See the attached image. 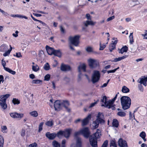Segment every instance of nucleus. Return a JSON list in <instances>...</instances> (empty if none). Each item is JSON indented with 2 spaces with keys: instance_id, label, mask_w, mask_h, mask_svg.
I'll return each mask as SVG.
<instances>
[{
  "instance_id": "obj_1",
  "label": "nucleus",
  "mask_w": 147,
  "mask_h": 147,
  "mask_svg": "<svg viewBox=\"0 0 147 147\" xmlns=\"http://www.w3.org/2000/svg\"><path fill=\"white\" fill-rule=\"evenodd\" d=\"M121 101L122 108L124 110L129 109L131 104V100L129 97L127 96H122L121 98Z\"/></svg>"
},
{
  "instance_id": "obj_2",
  "label": "nucleus",
  "mask_w": 147,
  "mask_h": 147,
  "mask_svg": "<svg viewBox=\"0 0 147 147\" xmlns=\"http://www.w3.org/2000/svg\"><path fill=\"white\" fill-rule=\"evenodd\" d=\"M9 96V94H6L0 96V106L3 109H5L7 107L6 101L7 99Z\"/></svg>"
},
{
  "instance_id": "obj_3",
  "label": "nucleus",
  "mask_w": 147,
  "mask_h": 147,
  "mask_svg": "<svg viewBox=\"0 0 147 147\" xmlns=\"http://www.w3.org/2000/svg\"><path fill=\"white\" fill-rule=\"evenodd\" d=\"M80 37L79 35H76L74 36H70L69 38V40L71 44L77 46L79 43V39Z\"/></svg>"
},
{
  "instance_id": "obj_4",
  "label": "nucleus",
  "mask_w": 147,
  "mask_h": 147,
  "mask_svg": "<svg viewBox=\"0 0 147 147\" xmlns=\"http://www.w3.org/2000/svg\"><path fill=\"white\" fill-rule=\"evenodd\" d=\"M100 74L98 71L94 70L92 76V81L93 84L97 82L99 80Z\"/></svg>"
},
{
  "instance_id": "obj_5",
  "label": "nucleus",
  "mask_w": 147,
  "mask_h": 147,
  "mask_svg": "<svg viewBox=\"0 0 147 147\" xmlns=\"http://www.w3.org/2000/svg\"><path fill=\"white\" fill-rule=\"evenodd\" d=\"M88 61L91 68H95L99 66L98 61L96 59L90 58L88 60Z\"/></svg>"
},
{
  "instance_id": "obj_6",
  "label": "nucleus",
  "mask_w": 147,
  "mask_h": 147,
  "mask_svg": "<svg viewBox=\"0 0 147 147\" xmlns=\"http://www.w3.org/2000/svg\"><path fill=\"white\" fill-rule=\"evenodd\" d=\"M147 82V77H144L142 78H140L138 80V82L140 83V84L138 85V88L139 90L142 92H143L144 89L141 84H143L145 86H146Z\"/></svg>"
},
{
  "instance_id": "obj_7",
  "label": "nucleus",
  "mask_w": 147,
  "mask_h": 147,
  "mask_svg": "<svg viewBox=\"0 0 147 147\" xmlns=\"http://www.w3.org/2000/svg\"><path fill=\"white\" fill-rule=\"evenodd\" d=\"M119 93L118 92L117 94H116L114 98L111 100L108 101V102L107 103V104L106 105V107L107 108L109 109L111 108L112 110L115 109V107L113 105V104L117 98V94Z\"/></svg>"
},
{
  "instance_id": "obj_8",
  "label": "nucleus",
  "mask_w": 147,
  "mask_h": 147,
  "mask_svg": "<svg viewBox=\"0 0 147 147\" xmlns=\"http://www.w3.org/2000/svg\"><path fill=\"white\" fill-rule=\"evenodd\" d=\"M80 132L82 133L84 137L88 138L90 134L89 129L88 127H86L83 128L80 130Z\"/></svg>"
},
{
  "instance_id": "obj_9",
  "label": "nucleus",
  "mask_w": 147,
  "mask_h": 147,
  "mask_svg": "<svg viewBox=\"0 0 147 147\" xmlns=\"http://www.w3.org/2000/svg\"><path fill=\"white\" fill-rule=\"evenodd\" d=\"M9 115L11 117L13 118L21 119L24 115L22 113H18L16 112L10 113Z\"/></svg>"
},
{
  "instance_id": "obj_10",
  "label": "nucleus",
  "mask_w": 147,
  "mask_h": 147,
  "mask_svg": "<svg viewBox=\"0 0 147 147\" xmlns=\"http://www.w3.org/2000/svg\"><path fill=\"white\" fill-rule=\"evenodd\" d=\"M100 132V130L97 129V131L94 134L91 136L89 137V138H92L95 140L96 139L97 140V139L100 138L101 136Z\"/></svg>"
},
{
  "instance_id": "obj_11",
  "label": "nucleus",
  "mask_w": 147,
  "mask_h": 147,
  "mask_svg": "<svg viewBox=\"0 0 147 147\" xmlns=\"http://www.w3.org/2000/svg\"><path fill=\"white\" fill-rule=\"evenodd\" d=\"M54 107L56 111H59L62 108L61 101L56 100L54 103Z\"/></svg>"
},
{
  "instance_id": "obj_12",
  "label": "nucleus",
  "mask_w": 147,
  "mask_h": 147,
  "mask_svg": "<svg viewBox=\"0 0 147 147\" xmlns=\"http://www.w3.org/2000/svg\"><path fill=\"white\" fill-rule=\"evenodd\" d=\"M71 147H82V141L81 139L77 137L76 139V144H72L71 145Z\"/></svg>"
},
{
  "instance_id": "obj_13",
  "label": "nucleus",
  "mask_w": 147,
  "mask_h": 147,
  "mask_svg": "<svg viewBox=\"0 0 147 147\" xmlns=\"http://www.w3.org/2000/svg\"><path fill=\"white\" fill-rule=\"evenodd\" d=\"M118 144L120 147H128L126 141L121 138L119 140Z\"/></svg>"
},
{
  "instance_id": "obj_14",
  "label": "nucleus",
  "mask_w": 147,
  "mask_h": 147,
  "mask_svg": "<svg viewBox=\"0 0 147 147\" xmlns=\"http://www.w3.org/2000/svg\"><path fill=\"white\" fill-rule=\"evenodd\" d=\"M91 118V115L90 114L86 118L82 120V125L84 126L86 125L88 123L89 121Z\"/></svg>"
},
{
  "instance_id": "obj_15",
  "label": "nucleus",
  "mask_w": 147,
  "mask_h": 147,
  "mask_svg": "<svg viewBox=\"0 0 147 147\" xmlns=\"http://www.w3.org/2000/svg\"><path fill=\"white\" fill-rule=\"evenodd\" d=\"M97 117V118L96 120L99 123L101 124H103L104 123L105 121L103 119V115L102 113H99Z\"/></svg>"
},
{
  "instance_id": "obj_16",
  "label": "nucleus",
  "mask_w": 147,
  "mask_h": 147,
  "mask_svg": "<svg viewBox=\"0 0 147 147\" xmlns=\"http://www.w3.org/2000/svg\"><path fill=\"white\" fill-rule=\"evenodd\" d=\"M89 141L90 144L92 147H97V140L92 138H89Z\"/></svg>"
},
{
  "instance_id": "obj_17",
  "label": "nucleus",
  "mask_w": 147,
  "mask_h": 147,
  "mask_svg": "<svg viewBox=\"0 0 147 147\" xmlns=\"http://www.w3.org/2000/svg\"><path fill=\"white\" fill-rule=\"evenodd\" d=\"M62 107H64L66 109H67L68 112L70 111V109H68V107L69 105V103L67 100H63L61 101Z\"/></svg>"
},
{
  "instance_id": "obj_18",
  "label": "nucleus",
  "mask_w": 147,
  "mask_h": 147,
  "mask_svg": "<svg viewBox=\"0 0 147 147\" xmlns=\"http://www.w3.org/2000/svg\"><path fill=\"white\" fill-rule=\"evenodd\" d=\"M45 136L49 139L53 140L56 137V134L55 133L51 134L49 132H47L46 133Z\"/></svg>"
},
{
  "instance_id": "obj_19",
  "label": "nucleus",
  "mask_w": 147,
  "mask_h": 147,
  "mask_svg": "<svg viewBox=\"0 0 147 147\" xmlns=\"http://www.w3.org/2000/svg\"><path fill=\"white\" fill-rule=\"evenodd\" d=\"M96 23L91 20H87L83 22V24L84 26L87 27L88 25L93 26Z\"/></svg>"
},
{
  "instance_id": "obj_20",
  "label": "nucleus",
  "mask_w": 147,
  "mask_h": 147,
  "mask_svg": "<svg viewBox=\"0 0 147 147\" xmlns=\"http://www.w3.org/2000/svg\"><path fill=\"white\" fill-rule=\"evenodd\" d=\"M71 129H67L63 131V136L66 138H68L69 137Z\"/></svg>"
},
{
  "instance_id": "obj_21",
  "label": "nucleus",
  "mask_w": 147,
  "mask_h": 147,
  "mask_svg": "<svg viewBox=\"0 0 147 147\" xmlns=\"http://www.w3.org/2000/svg\"><path fill=\"white\" fill-rule=\"evenodd\" d=\"M86 65L84 64H83L79 66L78 67V70L80 73L79 76L80 77V75L81 74V70H82L84 72L86 71Z\"/></svg>"
},
{
  "instance_id": "obj_22",
  "label": "nucleus",
  "mask_w": 147,
  "mask_h": 147,
  "mask_svg": "<svg viewBox=\"0 0 147 147\" xmlns=\"http://www.w3.org/2000/svg\"><path fill=\"white\" fill-rule=\"evenodd\" d=\"M46 49L47 50V51L49 55H51L53 54L54 49L53 48H51L49 46L47 45L46 47Z\"/></svg>"
},
{
  "instance_id": "obj_23",
  "label": "nucleus",
  "mask_w": 147,
  "mask_h": 147,
  "mask_svg": "<svg viewBox=\"0 0 147 147\" xmlns=\"http://www.w3.org/2000/svg\"><path fill=\"white\" fill-rule=\"evenodd\" d=\"M61 69L63 71H69L70 69V67L69 65L62 64L61 66Z\"/></svg>"
},
{
  "instance_id": "obj_24",
  "label": "nucleus",
  "mask_w": 147,
  "mask_h": 147,
  "mask_svg": "<svg viewBox=\"0 0 147 147\" xmlns=\"http://www.w3.org/2000/svg\"><path fill=\"white\" fill-rule=\"evenodd\" d=\"M127 57L128 55H125L121 57H119L118 58H115L114 59V60L113 61H112V62H116L123 59L127 58Z\"/></svg>"
},
{
  "instance_id": "obj_25",
  "label": "nucleus",
  "mask_w": 147,
  "mask_h": 147,
  "mask_svg": "<svg viewBox=\"0 0 147 147\" xmlns=\"http://www.w3.org/2000/svg\"><path fill=\"white\" fill-rule=\"evenodd\" d=\"M128 49V47L125 46L122 47L120 50H119V53L123 54L124 52H126Z\"/></svg>"
},
{
  "instance_id": "obj_26",
  "label": "nucleus",
  "mask_w": 147,
  "mask_h": 147,
  "mask_svg": "<svg viewBox=\"0 0 147 147\" xmlns=\"http://www.w3.org/2000/svg\"><path fill=\"white\" fill-rule=\"evenodd\" d=\"M107 98L106 96H104L103 97L102 99H101V101L104 103L103 104H102L101 105L102 106L106 107V105L107 104V103L108 102V101H107Z\"/></svg>"
},
{
  "instance_id": "obj_27",
  "label": "nucleus",
  "mask_w": 147,
  "mask_h": 147,
  "mask_svg": "<svg viewBox=\"0 0 147 147\" xmlns=\"http://www.w3.org/2000/svg\"><path fill=\"white\" fill-rule=\"evenodd\" d=\"M99 123L96 120L94 121L92 123V126H93V129H95L98 127Z\"/></svg>"
},
{
  "instance_id": "obj_28",
  "label": "nucleus",
  "mask_w": 147,
  "mask_h": 147,
  "mask_svg": "<svg viewBox=\"0 0 147 147\" xmlns=\"http://www.w3.org/2000/svg\"><path fill=\"white\" fill-rule=\"evenodd\" d=\"M53 54L59 57H60L61 56V53L59 50H54Z\"/></svg>"
},
{
  "instance_id": "obj_29",
  "label": "nucleus",
  "mask_w": 147,
  "mask_h": 147,
  "mask_svg": "<svg viewBox=\"0 0 147 147\" xmlns=\"http://www.w3.org/2000/svg\"><path fill=\"white\" fill-rule=\"evenodd\" d=\"M11 17L13 18H28L25 16H23L21 15H14L11 14L10 15Z\"/></svg>"
},
{
  "instance_id": "obj_30",
  "label": "nucleus",
  "mask_w": 147,
  "mask_h": 147,
  "mask_svg": "<svg viewBox=\"0 0 147 147\" xmlns=\"http://www.w3.org/2000/svg\"><path fill=\"white\" fill-rule=\"evenodd\" d=\"M12 102L14 105H18L20 103V101L18 99L16 98H13L12 100Z\"/></svg>"
},
{
  "instance_id": "obj_31",
  "label": "nucleus",
  "mask_w": 147,
  "mask_h": 147,
  "mask_svg": "<svg viewBox=\"0 0 147 147\" xmlns=\"http://www.w3.org/2000/svg\"><path fill=\"white\" fill-rule=\"evenodd\" d=\"M140 136L143 139L144 142L146 141V139L145 138L146 136V134L145 132H142L140 134Z\"/></svg>"
},
{
  "instance_id": "obj_32",
  "label": "nucleus",
  "mask_w": 147,
  "mask_h": 147,
  "mask_svg": "<svg viewBox=\"0 0 147 147\" xmlns=\"http://www.w3.org/2000/svg\"><path fill=\"white\" fill-rule=\"evenodd\" d=\"M30 114L32 116L34 117H36L38 115V113L37 111H34L30 113Z\"/></svg>"
},
{
  "instance_id": "obj_33",
  "label": "nucleus",
  "mask_w": 147,
  "mask_h": 147,
  "mask_svg": "<svg viewBox=\"0 0 147 147\" xmlns=\"http://www.w3.org/2000/svg\"><path fill=\"white\" fill-rule=\"evenodd\" d=\"M121 90L122 92L124 93H127L129 91V88L125 86H124L123 87Z\"/></svg>"
},
{
  "instance_id": "obj_34",
  "label": "nucleus",
  "mask_w": 147,
  "mask_h": 147,
  "mask_svg": "<svg viewBox=\"0 0 147 147\" xmlns=\"http://www.w3.org/2000/svg\"><path fill=\"white\" fill-rule=\"evenodd\" d=\"M113 125L115 127H117L118 126V121L116 119L113 120L112 123Z\"/></svg>"
},
{
  "instance_id": "obj_35",
  "label": "nucleus",
  "mask_w": 147,
  "mask_h": 147,
  "mask_svg": "<svg viewBox=\"0 0 147 147\" xmlns=\"http://www.w3.org/2000/svg\"><path fill=\"white\" fill-rule=\"evenodd\" d=\"M32 69L33 71L36 72L39 70V68L38 66L36 65L32 66Z\"/></svg>"
},
{
  "instance_id": "obj_36",
  "label": "nucleus",
  "mask_w": 147,
  "mask_h": 147,
  "mask_svg": "<svg viewBox=\"0 0 147 147\" xmlns=\"http://www.w3.org/2000/svg\"><path fill=\"white\" fill-rule=\"evenodd\" d=\"M117 115L119 116L123 117L125 116L126 113L122 111H119L117 113Z\"/></svg>"
},
{
  "instance_id": "obj_37",
  "label": "nucleus",
  "mask_w": 147,
  "mask_h": 147,
  "mask_svg": "<svg viewBox=\"0 0 147 147\" xmlns=\"http://www.w3.org/2000/svg\"><path fill=\"white\" fill-rule=\"evenodd\" d=\"M59 138H60L61 137L63 136V131L62 130H60L56 134V136Z\"/></svg>"
},
{
  "instance_id": "obj_38",
  "label": "nucleus",
  "mask_w": 147,
  "mask_h": 147,
  "mask_svg": "<svg viewBox=\"0 0 147 147\" xmlns=\"http://www.w3.org/2000/svg\"><path fill=\"white\" fill-rule=\"evenodd\" d=\"M6 68V69L5 70V71L9 72V73L11 74H12L15 75L16 74V72L15 71L12 70H11V69H9V68Z\"/></svg>"
},
{
  "instance_id": "obj_39",
  "label": "nucleus",
  "mask_w": 147,
  "mask_h": 147,
  "mask_svg": "<svg viewBox=\"0 0 147 147\" xmlns=\"http://www.w3.org/2000/svg\"><path fill=\"white\" fill-rule=\"evenodd\" d=\"M4 140L3 137L0 135V147H3Z\"/></svg>"
},
{
  "instance_id": "obj_40",
  "label": "nucleus",
  "mask_w": 147,
  "mask_h": 147,
  "mask_svg": "<svg viewBox=\"0 0 147 147\" xmlns=\"http://www.w3.org/2000/svg\"><path fill=\"white\" fill-rule=\"evenodd\" d=\"M53 147H60V144L56 141L53 142Z\"/></svg>"
},
{
  "instance_id": "obj_41",
  "label": "nucleus",
  "mask_w": 147,
  "mask_h": 147,
  "mask_svg": "<svg viewBox=\"0 0 147 147\" xmlns=\"http://www.w3.org/2000/svg\"><path fill=\"white\" fill-rule=\"evenodd\" d=\"M45 125L48 126H52L53 125V122L52 121H49L45 123Z\"/></svg>"
},
{
  "instance_id": "obj_42",
  "label": "nucleus",
  "mask_w": 147,
  "mask_h": 147,
  "mask_svg": "<svg viewBox=\"0 0 147 147\" xmlns=\"http://www.w3.org/2000/svg\"><path fill=\"white\" fill-rule=\"evenodd\" d=\"M41 82V81L40 80H33L32 81V84H40V82Z\"/></svg>"
},
{
  "instance_id": "obj_43",
  "label": "nucleus",
  "mask_w": 147,
  "mask_h": 147,
  "mask_svg": "<svg viewBox=\"0 0 147 147\" xmlns=\"http://www.w3.org/2000/svg\"><path fill=\"white\" fill-rule=\"evenodd\" d=\"M132 34V33H131L130 35L129 36L130 42L131 44H132L134 42L133 37Z\"/></svg>"
},
{
  "instance_id": "obj_44",
  "label": "nucleus",
  "mask_w": 147,
  "mask_h": 147,
  "mask_svg": "<svg viewBox=\"0 0 147 147\" xmlns=\"http://www.w3.org/2000/svg\"><path fill=\"white\" fill-rule=\"evenodd\" d=\"M44 69L46 70H48L50 69V66L48 63H46L45 65Z\"/></svg>"
},
{
  "instance_id": "obj_45",
  "label": "nucleus",
  "mask_w": 147,
  "mask_h": 147,
  "mask_svg": "<svg viewBox=\"0 0 147 147\" xmlns=\"http://www.w3.org/2000/svg\"><path fill=\"white\" fill-rule=\"evenodd\" d=\"M7 129V127L6 126H1V131L3 133H7L6 130Z\"/></svg>"
},
{
  "instance_id": "obj_46",
  "label": "nucleus",
  "mask_w": 147,
  "mask_h": 147,
  "mask_svg": "<svg viewBox=\"0 0 147 147\" xmlns=\"http://www.w3.org/2000/svg\"><path fill=\"white\" fill-rule=\"evenodd\" d=\"M44 124L43 122H41L39 124L38 127V132H40L42 129V126Z\"/></svg>"
},
{
  "instance_id": "obj_47",
  "label": "nucleus",
  "mask_w": 147,
  "mask_h": 147,
  "mask_svg": "<svg viewBox=\"0 0 147 147\" xmlns=\"http://www.w3.org/2000/svg\"><path fill=\"white\" fill-rule=\"evenodd\" d=\"M63 80L66 84L68 83L70 81L69 78L67 77H65L63 78Z\"/></svg>"
},
{
  "instance_id": "obj_48",
  "label": "nucleus",
  "mask_w": 147,
  "mask_h": 147,
  "mask_svg": "<svg viewBox=\"0 0 147 147\" xmlns=\"http://www.w3.org/2000/svg\"><path fill=\"white\" fill-rule=\"evenodd\" d=\"M115 45H114L113 44H112L111 43L109 46V50L111 52L113 50L115 49Z\"/></svg>"
},
{
  "instance_id": "obj_49",
  "label": "nucleus",
  "mask_w": 147,
  "mask_h": 147,
  "mask_svg": "<svg viewBox=\"0 0 147 147\" xmlns=\"http://www.w3.org/2000/svg\"><path fill=\"white\" fill-rule=\"evenodd\" d=\"M1 64L5 70L6 69L5 68H7V67H5V65H6V63L5 62V61L3 60V59L1 61Z\"/></svg>"
},
{
  "instance_id": "obj_50",
  "label": "nucleus",
  "mask_w": 147,
  "mask_h": 147,
  "mask_svg": "<svg viewBox=\"0 0 147 147\" xmlns=\"http://www.w3.org/2000/svg\"><path fill=\"white\" fill-rule=\"evenodd\" d=\"M28 147H37V144L36 143L34 142L30 144L28 146Z\"/></svg>"
},
{
  "instance_id": "obj_51",
  "label": "nucleus",
  "mask_w": 147,
  "mask_h": 147,
  "mask_svg": "<svg viewBox=\"0 0 147 147\" xmlns=\"http://www.w3.org/2000/svg\"><path fill=\"white\" fill-rule=\"evenodd\" d=\"M50 78V75L49 74H47L45 77V80L48 81L49 80Z\"/></svg>"
},
{
  "instance_id": "obj_52",
  "label": "nucleus",
  "mask_w": 147,
  "mask_h": 147,
  "mask_svg": "<svg viewBox=\"0 0 147 147\" xmlns=\"http://www.w3.org/2000/svg\"><path fill=\"white\" fill-rule=\"evenodd\" d=\"M116 144L115 140H112L111 141L110 144V146H116Z\"/></svg>"
},
{
  "instance_id": "obj_53",
  "label": "nucleus",
  "mask_w": 147,
  "mask_h": 147,
  "mask_svg": "<svg viewBox=\"0 0 147 147\" xmlns=\"http://www.w3.org/2000/svg\"><path fill=\"white\" fill-rule=\"evenodd\" d=\"M108 141L107 140H105L103 144L101 147H107L108 145Z\"/></svg>"
},
{
  "instance_id": "obj_54",
  "label": "nucleus",
  "mask_w": 147,
  "mask_h": 147,
  "mask_svg": "<svg viewBox=\"0 0 147 147\" xmlns=\"http://www.w3.org/2000/svg\"><path fill=\"white\" fill-rule=\"evenodd\" d=\"M100 48H99V50H103L106 47L105 45H102L101 43H100Z\"/></svg>"
},
{
  "instance_id": "obj_55",
  "label": "nucleus",
  "mask_w": 147,
  "mask_h": 147,
  "mask_svg": "<svg viewBox=\"0 0 147 147\" xmlns=\"http://www.w3.org/2000/svg\"><path fill=\"white\" fill-rule=\"evenodd\" d=\"M86 50L88 52H91L92 51V48L91 47H88L87 48Z\"/></svg>"
},
{
  "instance_id": "obj_56",
  "label": "nucleus",
  "mask_w": 147,
  "mask_h": 147,
  "mask_svg": "<svg viewBox=\"0 0 147 147\" xmlns=\"http://www.w3.org/2000/svg\"><path fill=\"white\" fill-rule=\"evenodd\" d=\"M97 103V102H94L91 103L90 106L88 107V108H90L94 107Z\"/></svg>"
},
{
  "instance_id": "obj_57",
  "label": "nucleus",
  "mask_w": 147,
  "mask_h": 147,
  "mask_svg": "<svg viewBox=\"0 0 147 147\" xmlns=\"http://www.w3.org/2000/svg\"><path fill=\"white\" fill-rule=\"evenodd\" d=\"M15 56L18 58L21 57L22 56L20 53H16Z\"/></svg>"
},
{
  "instance_id": "obj_58",
  "label": "nucleus",
  "mask_w": 147,
  "mask_h": 147,
  "mask_svg": "<svg viewBox=\"0 0 147 147\" xmlns=\"http://www.w3.org/2000/svg\"><path fill=\"white\" fill-rule=\"evenodd\" d=\"M142 35L144 36V39H147V30L145 31L144 34H142Z\"/></svg>"
},
{
  "instance_id": "obj_59",
  "label": "nucleus",
  "mask_w": 147,
  "mask_h": 147,
  "mask_svg": "<svg viewBox=\"0 0 147 147\" xmlns=\"http://www.w3.org/2000/svg\"><path fill=\"white\" fill-rule=\"evenodd\" d=\"M1 47L3 49V51H4L7 49V47L5 45H1Z\"/></svg>"
},
{
  "instance_id": "obj_60",
  "label": "nucleus",
  "mask_w": 147,
  "mask_h": 147,
  "mask_svg": "<svg viewBox=\"0 0 147 147\" xmlns=\"http://www.w3.org/2000/svg\"><path fill=\"white\" fill-rule=\"evenodd\" d=\"M60 30L61 33H64L65 32V29L63 28L62 26L60 27Z\"/></svg>"
},
{
  "instance_id": "obj_61",
  "label": "nucleus",
  "mask_w": 147,
  "mask_h": 147,
  "mask_svg": "<svg viewBox=\"0 0 147 147\" xmlns=\"http://www.w3.org/2000/svg\"><path fill=\"white\" fill-rule=\"evenodd\" d=\"M25 130L22 129V131L21 133V134L22 136H25Z\"/></svg>"
},
{
  "instance_id": "obj_62",
  "label": "nucleus",
  "mask_w": 147,
  "mask_h": 147,
  "mask_svg": "<svg viewBox=\"0 0 147 147\" xmlns=\"http://www.w3.org/2000/svg\"><path fill=\"white\" fill-rule=\"evenodd\" d=\"M81 133L80 132H80H76L75 133V134H74V136L75 137H76V138H77V137H77V136L78 135H79L80 133Z\"/></svg>"
},
{
  "instance_id": "obj_63",
  "label": "nucleus",
  "mask_w": 147,
  "mask_h": 147,
  "mask_svg": "<svg viewBox=\"0 0 147 147\" xmlns=\"http://www.w3.org/2000/svg\"><path fill=\"white\" fill-rule=\"evenodd\" d=\"M29 77L32 79L35 78V76L33 74H30L29 75Z\"/></svg>"
},
{
  "instance_id": "obj_64",
  "label": "nucleus",
  "mask_w": 147,
  "mask_h": 147,
  "mask_svg": "<svg viewBox=\"0 0 147 147\" xmlns=\"http://www.w3.org/2000/svg\"><path fill=\"white\" fill-rule=\"evenodd\" d=\"M3 76L1 75H0V84H1V82H3Z\"/></svg>"
}]
</instances>
